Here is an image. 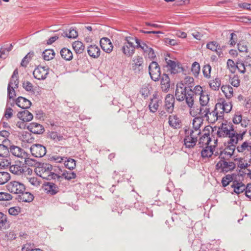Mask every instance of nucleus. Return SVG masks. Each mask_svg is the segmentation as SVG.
Returning <instances> with one entry per match:
<instances>
[{
    "label": "nucleus",
    "mask_w": 251,
    "mask_h": 251,
    "mask_svg": "<svg viewBox=\"0 0 251 251\" xmlns=\"http://www.w3.org/2000/svg\"><path fill=\"white\" fill-rule=\"evenodd\" d=\"M52 166L48 163H38L35 168V172L39 176L47 180L51 179Z\"/></svg>",
    "instance_id": "nucleus-1"
},
{
    "label": "nucleus",
    "mask_w": 251,
    "mask_h": 251,
    "mask_svg": "<svg viewBox=\"0 0 251 251\" xmlns=\"http://www.w3.org/2000/svg\"><path fill=\"white\" fill-rule=\"evenodd\" d=\"M198 131L191 132L185 130V137L184 140V145L187 148H194L198 141V138L200 135Z\"/></svg>",
    "instance_id": "nucleus-2"
},
{
    "label": "nucleus",
    "mask_w": 251,
    "mask_h": 251,
    "mask_svg": "<svg viewBox=\"0 0 251 251\" xmlns=\"http://www.w3.org/2000/svg\"><path fill=\"white\" fill-rule=\"evenodd\" d=\"M235 130L233 125L226 122L225 123H222L220 127H219L217 135L219 137H227L229 135H233V132Z\"/></svg>",
    "instance_id": "nucleus-3"
},
{
    "label": "nucleus",
    "mask_w": 251,
    "mask_h": 251,
    "mask_svg": "<svg viewBox=\"0 0 251 251\" xmlns=\"http://www.w3.org/2000/svg\"><path fill=\"white\" fill-rule=\"evenodd\" d=\"M209 109H210L209 106H196L194 109H191L190 114L193 117L200 118L204 120L205 119Z\"/></svg>",
    "instance_id": "nucleus-4"
},
{
    "label": "nucleus",
    "mask_w": 251,
    "mask_h": 251,
    "mask_svg": "<svg viewBox=\"0 0 251 251\" xmlns=\"http://www.w3.org/2000/svg\"><path fill=\"white\" fill-rule=\"evenodd\" d=\"M6 188L9 192L15 194H20L25 189L24 184L17 181L10 182L7 184Z\"/></svg>",
    "instance_id": "nucleus-5"
},
{
    "label": "nucleus",
    "mask_w": 251,
    "mask_h": 251,
    "mask_svg": "<svg viewBox=\"0 0 251 251\" xmlns=\"http://www.w3.org/2000/svg\"><path fill=\"white\" fill-rule=\"evenodd\" d=\"M226 160L221 159L216 164V169L222 172H228L233 170L236 167L235 164L232 161L227 162Z\"/></svg>",
    "instance_id": "nucleus-6"
},
{
    "label": "nucleus",
    "mask_w": 251,
    "mask_h": 251,
    "mask_svg": "<svg viewBox=\"0 0 251 251\" xmlns=\"http://www.w3.org/2000/svg\"><path fill=\"white\" fill-rule=\"evenodd\" d=\"M149 74L151 78L154 81L159 80L160 77V68L156 62L152 61L149 66Z\"/></svg>",
    "instance_id": "nucleus-7"
},
{
    "label": "nucleus",
    "mask_w": 251,
    "mask_h": 251,
    "mask_svg": "<svg viewBox=\"0 0 251 251\" xmlns=\"http://www.w3.org/2000/svg\"><path fill=\"white\" fill-rule=\"evenodd\" d=\"M187 95V91H186V86H184L182 83H177L175 92L176 100L179 101H182L185 100Z\"/></svg>",
    "instance_id": "nucleus-8"
},
{
    "label": "nucleus",
    "mask_w": 251,
    "mask_h": 251,
    "mask_svg": "<svg viewBox=\"0 0 251 251\" xmlns=\"http://www.w3.org/2000/svg\"><path fill=\"white\" fill-rule=\"evenodd\" d=\"M30 150L32 155L36 157H43L47 152L45 147L39 144L32 145Z\"/></svg>",
    "instance_id": "nucleus-9"
},
{
    "label": "nucleus",
    "mask_w": 251,
    "mask_h": 251,
    "mask_svg": "<svg viewBox=\"0 0 251 251\" xmlns=\"http://www.w3.org/2000/svg\"><path fill=\"white\" fill-rule=\"evenodd\" d=\"M33 74L35 78L38 80H44L49 74V68L39 66L34 70Z\"/></svg>",
    "instance_id": "nucleus-10"
},
{
    "label": "nucleus",
    "mask_w": 251,
    "mask_h": 251,
    "mask_svg": "<svg viewBox=\"0 0 251 251\" xmlns=\"http://www.w3.org/2000/svg\"><path fill=\"white\" fill-rule=\"evenodd\" d=\"M144 59L140 56H136L131 61V68L135 73H139L143 69Z\"/></svg>",
    "instance_id": "nucleus-11"
},
{
    "label": "nucleus",
    "mask_w": 251,
    "mask_h": 251,
    "mask_svg": "<svg viewBox=\"0 0 251 251\" xmlns=\"http://www.w3.org/2000/svg\"><path fill=\"white\" fill-rule=\"evenodd\" d=\"M175 99L173 95L167 94L165 99L164 107L169 113H172L174 109Z\"/></svg>",
    "instance_id": "nucleus-12"
},
{
    "label": "nucleus",
    "mask_w": 251,
    "mask_h": 251,
    "mask_svg": "<svg viewBox=\"0 0 251 251\" xmlns=\"http://www.w3.org/2000/svg\"><path fill=\"white\" fill-rule=\"evenodd\" d=\"M246 130L243 131L242 133H238L236 130L233 132V135H229L227 137L229 138V140L227 141V144L233 145L235 146L238 143L239 141L243 139V136L245 134Z\"/></svg>",
    "instance_id": "nucleus-13"
},
{
    "label": "nucleus",
    "mask_w": 251,
    "mask_h": 251,
    "mask_svg": "<svg viewBox=\"0 0 251 251\" xmlns=\"http://www.w3.org/2000/svg\"><path fill=\"white\" fill-rule=\"evenodd\" d=\"M165 61L167 64V67L172 74H176L182 69V68L179 66V64L178 62L167 58H165Z\"/></svg>",
    "instance_id": "nucleus-14"
},
{
    "label": "nucleus",
    "mask_w": 251,
    "mask_h": 251,
    "mask_svg": "<svg viewBox=\"0 0 251 251\" xmlns=\"http://www.w3.org/2000/svg\"><path fill=\"white\" fill-rule=\"evenodd\" d=\"M235 149H236L235 146L228 144L225 149L221 151L220 157L225 160L228 159L233 155Z\"/></svg>",
    "instance_id": "nucleus-15"
},
{
    "label": "nucleus",
    "mask_w": 251,
    "mask_h": 251,
    "mask_svg": "<svg viewBox=\"0 0 251 251\" xmlns=\"http://www.w3.org/2000/svg\"><path fill=\"white\" fill-rule=\"evenodd\" d=\"M9 152L13 156L18 158H24L27 156L26 153L23 149L14 145L10 146Z\"/></svg>",
    "instance_id": "nucleus-16"
},
{
    "label": "nucleus",
    "mask_w": 251,
    "mask_h": 251,
    "mask_svg": "<svg viewBox=\"0 0 251 251\" xmlns=\"http://www.w3.org/2000/svg\"><path fill=\"white\" fill-rule=\"evenodd\" d=\"M218 108H216V106H215V108L214 110L210 111V110H209V112L205 118V120L209 123L211 124L215 123L219 118H222L223 115H222V112H221L220 115H218Z\"/></svg>",
    "instance_id": "nucleus-17"
},
{
    "label": "nucleus",
    "mask_w": 251,
    "mask_h": 251,
    "mask_svg": "<svg viewBox=\"0 0 251 251\" xmlns=\"http://www.w3.org/2000/svg\"><path fill=\"white\" fill-rule=\"evenodd\" d=\"M236 150L239 153L244 155L250 154L251 153V142L246 141L241 145L236 147Z\"/></svg>",
    "instance_id": "nucleus-18"
},
{
    "label": "nucleus",
    "mask_w": 251,
    "mask_h": 251,
    "mask_svg": "<svg viewBox=\"0 0 251 251\" xmlns=\"http://www.w3.org/2000/svg\"><path fill=\"white\" fill-rule=\"evenodd\" d=\"M100 45L103 50L106 53H110L112 51L113 47L110 39L108 38H102L100 40Z\"/></svg>",
    "instance_id": "nucleus-19"
},
{
    "label": "nucleus",
    "mask_w": 251,
    "mask_h": 251,
    "mask_svg": "<svg viewBox=\"0 0 251 251\" xmlns=\"http://www.w3.org/2000/svg\"><path fill=\"white\" fill-rule=\"evenodd\" d=\"M203 132L204 133L203 135L200 138L199 144L200 145H201V146H203L204 145L208 146V145L211 142L209 128L207 127L206 129V127H205L204 129L203 130Z\"/></svg>",
    "instance_id": "nucleus-20"
},
{
    "label": "nucleus",
    "mask_w": 251,
    "mask_h": 251,
    "mask_svg": "<svg viewBox=\"0 0 251 251\" xmlns=\"http://www.w3.org/2000/svg\"><path fill=\"white\" fill-rule=\"evenodd\" d=\"M15 104L23 109H27L30 107L31 102L25 98L19 97L15 101Z\"/></svg>",
    "instance_id": "nucleus-21"
},
{
    "label": "nucleus",
    "mask_w": 251,
    "mask_h": 251,
    "mask_svg": "<svg viewBox=\"0 0 251 251\" xmlns=\"http://www.w3.org/2000/svg\"><path fill=\"white\" fill-rule=\"evenodd\" d=\"M185 102L189 108V112L191 109H193L196 106L194 104V95L192 92V89H190L187 91V95L185 97Z\"/></svg>",
    "instance_id": "nucleus-22"
},
{
    "label": "nucleus",
    "mask_w": 251,
    "mask_h": 251,
    "mask_svg": "<svg viewBox=\"0 0 251 251\" xmlns=\"http://www.w3.org/2000/svg\"><path fill=\"white\" fill-rule=\"evenodd\" d=\"M168 123L169 126L174 129L179 128L181 126V121L176 115L169 116Z\"/></svg>",
    "instance_id": "nucleus-23"
},
{
    "label": "nucleus",
    "mask_w": 251,
    "mask_h": 251,
    "mask_svg": "<svg viewBox=\"0 0 251 251\" xmlns=\"http://www.w3.org/2000/svg\"><path fill=\"white\" fill-rule=\"evenodd\" d=\"M206 47L211 50L216 52L219 56H221L223 55L222 48L219 44L215 41L208 43L206 45Z\"/></svg>",
    "instance_id": "nucleus-24"
},
{
    "label": "nucleus",
    "mask_w": 251,
    "mask_h": 251,
    "mask_svg": "<svg viewBox=\"0 0 251 251\" xmlns=\"http://www.w3.org/2000/svg\"><path fill=\"white\" fill-rule=\"evenodd\" d=\"M28 128L31 132L37 134H42L45 131L44 127L41 125L36 123H31Z\"/></svg>",
    "instance_id": "nucleus-25"
},
{
    "label": "nucleus",
    "mask_w": 251,
    "mask_h": 251,
    "mask_svg": "<svg viewBox=\"0 0 251 251\" xmlns=\"http://www.w3.org/2000/svg\"><path fill=\"white\" fill-rule=\"evenodd\" d=\"M87 52L88 54L92 57L97 58L99 57L100 54V50L98 46L95 45H92L88 47Z\"/></svg>",
    "instance_id": "nucleus-26"
},
{
    "label": "nucleus",
    "mask_w": 251,
    "mask_h": 251,
    "mask_svg": "<svg viewBox=\"0 0 251 251\" xmlns=\"http://www.w3.org/2000/svg\"><path fill=\"white\" fill-rule=\"evenodd\" d=\"M195 118L193 120V128L191 129L190 131L191 132H195L197 131L198 134L200 135L201 133V131L200 129L201 126L203 124V120L200 118H197L196 117H194Z\"/></svg>",
    "instance_id": "nucleus-27"
},
{
    "label": "nucleus",
    "mask_w": 251,
    "mask_h": 251,
    "mask_svg": "<svg viewBox=\"0 0 251 251\" xmlns=\"http://www.w3.org/2000/svg\"><path fill=\"white\" fill-rule=\"evenodd\" d=\"M18 117L24 122L30 121L33 119V115L27 110H24L18 113Z\"/></svg>",
    "instance_id": "nucleus-28"
},
{
    "label": "nucleus",
    "mask_w": 251,
    "mask_h": 251,
    "mask_svg": "<svg viewBox=\"0 0 251 251\" xmlns=\"http://www.w3.org/2000/svg\"><path fill=\"white\" fill-rule=\"evenodd\" d=\"M161 88L164 91H168L170 87V80L167 74H164L161 76Z\"/></svg>",
    "instance_id": "nucleus-29"
},
{
    "label": "nucleus",
    "mask_w": 251,
    "mask_h": 251,
    "mask_svg": "<svg viewBox=\"0 0 251 251\" xmlns=\"http://www.w3.org/2000/svg\"><path fill=\"white\" fill-rule=\"evenodd\" d=\"M231 186L234 189V192L236 194L242 193L246 189V185L245 184L242 182L237 181H233Z\"/></svg>",
    "instance_id": "nucleus-30"
},
{
    "label": "nucleus",
    "mask_w": 251,
    "mask_h": 251,
    "mask_svg": "<svg viewBox=\"0 0 251 251\" xmlns=\"http://www.w3.org/2000/svg\"><path fill=\"white\" fill-rule=\"evenodd\" d=\"M161 102V100L154 96L153 98L151 100L149 105L150 111L152 113L155 112L157 110L159 104Z\"/></svg>",
    "instance_id": "nucleus-31"
},
{
    "label": "nucleus",
    "mask_w": 251,
    "mask_h": 251,
    "mask_svg": "<svg viewBox=\"0 0 251 251\" xmlns=\"http://www.w3.org/2000/svg\"><path fill=\"white\" fill-rule=\"evenodd\" d=\"M20 194L18 198L20 201L29 202L33 200V195L29 192L24 191Z\"/></svg>",
    "instance_id": "nucleus-32"
},
{
    "label": "nucleus",
    "mask_w": 251,
    "mask_h": 251,
    "mask_svg": "<svg viewBox=\"0 0 251 251\" xmlns=\"http://www.w3.org/2000/svg\"><path fill=\"white\" fill-rule=\"evenodd\" d=\"M135 46L124 44L122 48L123 53L127 57H130L134 53Z\"/></svg>",
    "instance_id": "nucleus-33"
},
{
    "label": "nucleus",
    "mask_w": 251,
    "mask_h": 251,
    "mask_svg": "<svg viewBox=\"0 0 251 251\" xmlns=\"http://www.w3.org/2000/svg\"><path fill=\"white\" fill-rule=\"evenodd\" d=\"M45 190L48 194L53 195L58 191V187L53 183L48 182L45 186Z\"/></svg>",
    "instance_id": "nucleus-34"
},
{
    "label": "nucleus",
    "mask_w": 251,
    "mask_h": 251,
    "mask_svg": "<svg viewBox=\"0 0 251 251\" xmlns=\"http://www.w3.org/2000/svg\"><path fill=\"white\" fill-rule=\"evenodd\" d=\"M221 89L227 99H230L233 96V89L229 85L222 86Z\"/></svg>",
    "instance_id": "nucleus-35"
},
{
    "label": "nucleus",
    "mask_w": 251,
    "mask_h": 251,
    "mask_svg": "<svg viewBox=\"0 0 251 251\" xmlns=\"http://www.w3.org/2000/svg\"><path fill=\"white\" fill-rule=\"evenodd\" d=\"M216 108L222 109V112L228 113L231 110L232 105L230 102L217 103L216 104Z\"/></svg>",
    "instance_id": "nucleus-36"
},
{
    "label": "nucleus",
    "mask_w": 251,
    "mask_h": 251,
    "mask_svg": "<svg viewBox=\"0 0 251 251\" xmlns=\"http://www.w3.org/2000/svg\"><path fill=\"white\" fill-rule=\"evenodd\" d=\"M61 57L65 60L70 61L73 58V53L71 50L66 48H63L60 51Z\"/></svg>",
    "instance_id": "nucleus-37"
},
{
    "label": "nucleus",
    "mask_w": 251,
    "mask_h": 251,
    "mask_svg": "<svg viewBox=\"0 0 251 251\" xmlns=\"http://www.w3.org/2000/svg\"><path fill=\"white\" fill-rule=\"evenodd\" d=\"M135 43L136 44V46H135V48H140L144 53L146 52L150 48L147 43L143 41L142 40L139 39H135Z\"/></svg>",
    "instance_id": "nucleus-38"
},
{
    "label": "nucleus",
    "mask_w": 251,
    "mask_h": 251,
    "mask_svg": "<svg viewBox=\"0 0 251 251\" xmlns=\"http://www.w3.org/2000/svg\"><path fill=\"white\" fill-rule=\"evenodd\" d=\"M55 55V52L53 50H46L43 52L42 56L44 60L49 61L52 59Z\"/></svg>",
    "instance_id": "nucleus-39"
},
{
    "label": "nucleus",
    "mask_w": 251,
    "mask_h": 251,
    "mask_svg": "<svg viewBox=\"0 0 251 251\" xmlns=\"http://www.w3.org/2000/svg\"><path fill=\"white\" fill-rule=\"evenodd\" d=\"M73 47L76 53H81L84 50L83 43L78 41H75L73 44Z\"/></svg>",
    "instance_id": "nucleus-40"
},
{
    "label": "nucleus",
    "mask_w": 251,
    "mask_h": 251,
    "mask_svg": "<svg viewBox=\"0 0 251 251\" xmlns=\"http://www.w3.org/2000/svg\"><path fill=\"white\" fill-rule=\"evenodd\" d=\"M179 83H182L184 86H186V88L188 87L190 89H192L194 86V79L193 77L189 76H186L184 80Z\"/></svg>",
    "instance_id": "nucleus-41"
},
{
    "label": "nucleus",
    "mask_w": 251,
    "mask_h": 251,
    "mask_svg": "<svg viewBox=\"0 0 251 251\" xmlns=\"http://www.w3.org/2000/svg\"><path fill=\"white\" fill-rule=\"evenodd\" d=\"M9 170L13 174L17 175H21L24 171V169L21 166V165L18 164L12 165L10 166Z\"/></svg>",
    "instance_id": "nucleus-42"
},
{
    "label": "nucleus",
    "mask_w": 251,
    "mask_h": 251,
    "mask_svg": "<svg viewBox=\"0 0 251 251\" xmlns=\"http://www.w3.org/2000/svg\"><path fill=\"white\" fill-rule=\"evenodd\" d=\"M209 85L210 88L213 90H218L221 86V80L219 78H216L215 79L210 80Z\"/></svg>",
    "instance_id": "nucleus-43"
},
{
    "label": "nucleus",
    "mask_w": 251,
    "mask_h": 251,
    "mask_svg": "<svg viewBox=\"0 0 251 251\" xmlns=\"http://www.w3.org/2000/svg\"><path fill=\"white\" fill-rule=\"evenodd\" d=\"M199 101L201 106H209V97L208 95L204 93L200 96Z\"/></svg>",
    "instance_id": "nucleus-44"
},
{
    "label": "nucleus",
    "mask_w": 251,
    "mask_h": 251,
    "mask_svg": "<svg viewBox=\"0 0 251 251\" xmlns=\"http://www.w3.org/2000/svg\"><path fill=\"white\" fill-rule=\"evenodd\" d=\"M213 154V151L211 146H206L201 151V155L203 158H208Z\"/></svg>",
    "instance_id": "nucleus-45"
},
{
    "label": "nucleus",
    "mask_w": 251,
    "mask_h": 251,
    "mask_svg": "<svg viewBox=\"0 0 251 251\" xmlns=\"http://www.w3.org/2000/svg\"><path fill=\"white\" fill-rule=\"evenodd\" d=\"M237 162L238 167L241 169H245L250 166V164L247 163L243 158H237L235 159Z\"/></svg>",
    "instance_id": "nucleus-46"
},
{
    "label": "nucleus",
    "mask_w": 251,
    "mask_h": 251,
    "mask_svg": "<svg viewBox=\"0 0 251 251\" xmlns=\"http://www.w3.org/2000/svg\"><path fill=\"white\" fill-rule=\"evenodd\" d=\"M10 178V174L5 172H0V185L6 183Z\"/></svg>",
    "instance_id": "nucleus-47"
},
{
    "label": "nucleus",
    "mask_w": 251,
    "mask_h": 251,
    "mask_svg": "<svg viewBox=\"0 0 251 251\" xmlns=\"http://www.w3.org/2000/svg\"><path fill=\"white\" fill-rule=\"evenodd\" d=\"M62 173H63V171H62L60 168L55 169L53 171H52L51 175V179H60L61 178H63V176H62Z\"/></svg>",
    "instance_id": "nucleus-48"
},
{
    "label": "nucleus",
    "mask_w": 251,
    "mask_h": 251,
    "mask_svg": "<svg viewBox=\"0 0 251 251\" xmlns=\"http://www.w3.org/2000/svg\"><path fill=\"white\" fill-rule=\"evenodd\" d=\"M63 35L69 38H75L78 36V33L75 29L70 28L68 31L64 32Z\"/></svg>",
    "instance_id": "nucleus-49"
},
{
    "label": "nucleus",
    "mask_w": 251,
    "mask_h": 251,
    "mask_svg": "<svg viewBox=\"0 0 251 251\" xmlns=\"http://www.w3.org/2000/svg\"><path fill=\"white\" fill-rule=\"evenodd\" d=\"M191 71L195 77L198 76L200 72V65L197 62H194L191 67Z\"/></svg>",
    "instance_id": "nucleus-50"
},
{
    "label": "nucleus",
    "mask_w": 251,
    "mask_h": 251,
    "mask_svg": "<svg viewBox=\"0 0 251 251\" xmlns=\"http://www.w3.org/2000/svg\"><path fill=\"white\" fill-rule=\"evenodd\" d=\"M33 51H30L22 60L21 65L23 67H26L29 60L34 56Z\"/></svg>",
    "instance_id": "nucleus-51"
},
{
    "label": "nucleus",
    "mask_w": 251,
    "mask_h": 251,
    "mask_svg": "<svg viewBox=\"0 0 251 251\" xmlns=\"http://www.w3.org/2000/svg\"><path fill=\"white\" fill-rule=\"evenodd\" d=\"M61 174L62 176H63V178H64L65 179L68 180H70L76 177V174L71 171L64 170L63 171V173H62Z\"/></svg>",
    "instance_id": "nucleus-52"
},
{
    "label": "nucleus",
    "mask_w": 251,
    "mask_h": 251,
    "mask_svg": "<svg viewBox=\"0 0 251 251\" xmlns=\"http://www.w3.org/2000/svg\"><path fill=\"white\" fill-rule=\"evenodd\" d=\"M64 165L67 168L72 170L75 167V161L72 158H68L64 161Z\"/></svg>",
    "instance_id": "nucleus-53"
},
{
    "label": "nucleus",
    "mask_w": 251,
    "mask_h": 251,
    "mask_svg": "<svg viewBox=\"0 0 251 251\" xmlns=\"http://www.w3.org/2000/svg\"><path fill=\"white\" fill-rule=\"evenodd\" d=\"M242 74H244L246 71H249L246 66L245 63L243 61H238L236 62V70Z\"/></svg>",
    "instance_id": "nucleus-54"
},
{
    "label": "nucleus",
    "mask_w": 251,
    "mask_h": 251,
    "mask_svg": "<svg viewBox=\"0 0 251 251\" xmlns=\"http://www.w3.org/2000/svg\"><path fill=\"white\" fill-rule=\"evenodd\" d=\"M3 158L1 159L0 161V167L1 168H4L9 166L11 164L10 159L7 157V155L5 157H3Z\"/></svg>",
    "instance_id": "nucleus-55"
},
{
    "label": "nucleus",
    "mask_w": 251,
    "mask_h": 251,
    "mask_svg": "<svg viewBox=\"0 0 251 251\" xmlns=\"http://www.w3.org/2000/svg\"><path fill=\"white\" fill-rule=\"evenodd\" d=\"M227 68L232 73H234L236 70V63L231 59H228L227 61Z\"/></svg>",
    "instance_id": "nucleus-56"
},
{
    "label": "nucleus",
    "mask_w": 251,
    "mask_h": 251,
    "mask_svg": "<svg viewBox=\"0 0 251 251\" xmlns=\"http://www.w3.org/2000/svg\"><path fill=\"white\" fill-rule=\"evenodd\" d=\"M211 67L209 65H205L202 68V73L205 77L209 78L210 77V73Z\"/></svg>",
    "instance_id": "nucleus-57"
},
{
    "label": "nucleus",
    "mask_w": 251,
    "mask_h": 251,
    "mask_svg": "<svg viewBox=\"0 0 251 251\" xmlns=\"http://www.w3.org/2000/svg\"><path fill=\"white\" fill-rule=\"evenodd\" d=\"M229 83L234 87H238L240 85V81L237 75H234L229 79Z\"/></svg>",
    "instance_id": "nucleus-58"
},
{
    "label": "nucleus",
    "mask_w": 251,
    "mask_h": 251,
    "mask_svg": "<svg viewBox=\"0 0 251 251\" xmlns=\"http://www.w3.org/2000/svg\"><path fill=\"white\" fill-rule=\"evenodd\" d=\"M9 153V148L3 145L0 144V156L5 157Z\"/></svg>",
    "instance_id": "nucleus-59"
},
{
    "label": "nucleus",
    "mask_w": 251,
    "mask_h": 251,
    "mask_svg": "<svg viewBox=\"0 0 251 251\" xmlns=\"http://www.w3.org/2000/svg\"><path fill=\"white\" fill-rule=\"evenodd\" d=\"M232 176L229 175H226L225 177H224L222 180V185L224 187H226L230 183H232Z\"/></svg>",
    "instance_id": "nucleus-60"
},
{
    "label": "nucleus",
    "mask_w": 251,
    "mask_h": 251,
    "mask_svg": "<svg viewBox=\"0 0 251 251\" xmlns=\"http://www.w3.org/2000/svg\"><path fill=\"white\" fill-rule=\"evenodd\" d=\"M12 196L9 193L6 192H0V201H7L11 200Z\"/></svg>",
    "instance_id": "nucleus-61"
},
{
    "label": "nucleus",
    "mask_w": 251,
    "mask_h": 251,
    "mask_svg": "<svg viewBox=\"0 0 251 251\" xmlns=\"http://www.w3.org/2000/svg\"><path fill=\"white\" fill-rule=\"evenodd\" d=\"M23 87L26 91L32 92L33 91V86L28 81H24L23 83Z\"/></svg>",
    "instance_id": "nucleus-62"
},
{
    "label": "nucleus",
    "mask_w": 251,
    "mask_h": 251,
    "mask_svg": "<svg viewBox=\"0 0 251 251\" xmlns=\"http://www.w3.org/2000/svg\"><path fill=\"white\" fill-rule=\"evenodd\" d=\"M192 92L193 95H201L203 94L204 92L203 91L202 88L200 86V85H197L193 89H192Z\"/></svg>",
    "instance_id": "nucleus-63"
},
{
    "label": "nucleus",
    "mask_w": 251,
    "mask_h": 251,
    "mask_svg": "<svg viewBox=\"0 0 251 251\" xmlns=\"http://www.w3.org/2000/svg\"><path fill=\"white\" fill-rule=\"evenodd\" d=\"M25 163L26 165L29 166H37V162L33 159H31L30 158H27L25 157Z\"/></svg>",
    "instance_id": "nucleus-64"
}]
</instances>
